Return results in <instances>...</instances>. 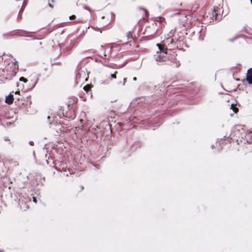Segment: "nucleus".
<instances>
[{
	"instance_id": "ddd939ff",
	"label": "nucleus",
	"mask_w": 252,
	"mask_h": 252,
	"mask_svg": "<svg viewBox=\"0 0 252 252\" xmlns=\"http://www.w3.org/2000/svg\"><path fill=\"white\" fill-rule=\"evenodd\" d=\"M175 32V29H172L170 31V32H169L168 36L169 37H172V36L174 35V34Z\"/></svg>"
},
{
	"instance_id": "f257e3e1",
	"label": "nucleus",
	"mask_w": 252,
	"mask_h": 252,
	"mask_svg": "<svg viewBox=\"0 0 252 252\" xmlns=\"http://www.w3.org/2000/svg\"><path fill=\"white\" fill-rule=\"evenodd\" d=\"M174 40L171 37H168L164 39L161 43L157 44L159 50L154 56V59L158 64H162L167 61H170L175 64V66L178 67L180 65L179 62L177 61V54L173 52L171 48L174 46Z\"/></svg>"
},
{
	"instance_id": "a878e982",
	"label": "nucleus",
	"mask_w": 252,
	"mask_h": 252,
	"mask_svg": "<svg viewBox=\"0 0 252 252\" xmlns=\"http://www.w3.org/2000/svg\"><path fill=\"white\" fill-rule=\"evenodd\" d=\"M16 99H17L18 101L20 100L21 98H20V96H17V97H15V98Z\"/></svg>"
},
{
	"instance_id": "5701e85b",
	"label": "nucleus",
	"mask_w": 252,
	"mask_h": 252,
	"mask_svg": "<svg viewBox=\"0 0 252 252\" xmlns=\"http://www.w3.org/2000/svg\"><path fill=\"white\" fill-rule=\"evenodd\" d=\"M24 8H25V6H24V4H23L22 8L20 9L19 12H22L23 10V9H24Z\"/></svg>"
},
{
	"instance_id": "6e6552de",
	"label": "nucleus",
	"mask_w": 252,
	"mask_h": 252,
	"mask_svg": "<svg viewBox=\"0 0 252 252\" xmlns=\"http://www.w3.org/2000/svg\"><path fill=\"white\" fill-rule=\"evenodd\" d=\"M246 78L249 84H252V68H250L248 69Z\"/></svg>"
},
{
	"instance_id": "dca6fc26",
	"label": "nucleus",
	"mask_w": 252,
	"mask_h": 252,
	"mask_svg": "<svg viewBox=\"0 0 252 252\" xmlns=\"http://www.w3.org/2000/svg\"><path fill=\"white\" fill-rule=\"evenodd\" d=\"M117 72H118L117 71H116L114 73L111 74V78H113V79H116V74H117Z\"/></svg>"
},
{
	"instance_id": "7ed1b4c3",
	"label": "nucleus",
	"mask_w": 252,
	"mask_h": 252,
	"mask_svg": "<svg viewBox=\"0 0 252 252\" xmlns=\"http://www.w3.org/2000/svg\"><path fill=\"white\" fill-rule=\"evenodd\" d=\"M157 29L153 24L152 26L146 27L144 33L146 34L144 38L146 40H151L155 37V35L157 32Z\"/></svg>"
},
{
	"instance_id": "423d86ee",
	"label": "nucleus",
	"mask_w": 252,
	"mask_h": 252,
	"mask_svg": "<svg viewBox=\"0 0 252 252\" xmlns=\"http://www.w3.org/2000/svg\"><path fill=\"white\" fill-rule=\"evenodd\" d=\"M174 46L179 50H184V47L186 46L184 41L182 40H177L175 42Z\"/></svg>"
},
{
	"instance_id": "7c9ffc66",
	"label": "nucleus",
	"mask_w": 252,
	"mask_h": 252,
	"mask_svg": "<svg viewBox=\"0 0 252 252\" xmlns=\"http://www.w3.org/2000/svg\"><path fill=\"white\" fill-rule=\"evenodd\" d=\"M19 93V92L18 91H17V92H15V94H18Z\"/></svg>"
},
{
	"instance_id": "aec40b11",
	"label": "nucleus",
	"mask_w": 252,
	"mask_h": 252,
	"mask_svg": "<svg viewBox=\"0 0 252 252\" xmlns=\"http://www.w3.org/2000/svg\"><path fill=\"white\" fill-rule=\"evenodd\" d=\"M73 45H71V46H70L69 47H68L67 46H66V48L67 49V51H69L71 50V49L73 48Z\"/></svg>"
},
{
	"instance_id": "f3484780",
	"label": "nucleus",
	"mask_w": 252,
	"mask_h": 252,
	"mask_svg": "<svg viewBox=\"0 0 252 252\" xmlns=\"http://www.w3.org/2000/svg\"><path fill=\"white\" fill-rule=\"evenodd\" d=\"M84 89L87 92V91H89V90L90 89V85H86L84 87Z\"/></svg>"
},
{
	"instance_id": "72a5a7b5",
	"label": "nucleus",
	"mask_w": 252,
	"mask_h": 252,
	"mask_svg": "<svg viewBox=\"0 0 252 252\" xmlns=\"http://www.w3.org/2000/svg\"><path fill=\"white\" fill-rule=\"evenodd\" d=\"M234 106V104H232V105H231V107H232V108Z\"/></svg>"
},
{
	"instance_id": "b1692460",
	"label": "nucleus",
	"mask_w": 252,
	"mask_h": 252,
	"mask_svg": "<svg viewBox=\"0 0 252 252\" xmlns=\"http://www.w3.org/2000/svg\"><path fill=\"white\" fill-rule=\"evenodd\" d=\"M29 143H30V145H31V146H33L34 145V142L33 141H31Z\"/></svg>"
},
{
	"instance_id": "f704fd0d",
	"label": "nucleus",
	"mask_w": 252,
	"mask_h": 252,
	"mask_svg": "<svg viewBox=\"0 0 252 252\" xmlns=\"http://www.w3.org/2000/svg\"><path fill=\"white\" fill-rule=\"evenodd\" d=\"M251 3L252 4V0H251Z\"/></svg>"
},
{
	"instance_id": "473e14b6",
	"label": "nucleus",
	"mask_w": 252,
	"mask_h": 252,
	"mask_svg": "<svg viewBox=\"0 0 252 252\" xmlns=\"http://www.w3.org/2000/svg\"><path fill=\"white\" fill-rule=\"evenodd\" d=\"M47 163L48 164H49V161H48V160H47Z\"/></svg>"
},
{
	"instance_id": "6ab92c4d",
	"label": "nucleus",
	"mask_w": 252,
	"mask_h": 252,
	"mask_svg": "<svg viewBox=\"0 0 252 252\" xmlns=\"http://www.w3.org/2000/svg\"><path fill=\"white\" fill-rule=\"evenodd\" d=\"M75 18H76V16L74 15H72L69 17L70 20H74L75 19Z\"/></svg>"
},
{
	"instance_id": "4be33fe9",
	"label": "nucleus",
	"mask_w": 252,
	"mask_h": 252,
	"mask_svg": "<svg viewBox=\"0 0 252 252\" xmlns=\"http://www.w3.org/2000/svg\"><path fill=\"white\" fill-rule=\"evenodd\" d=\"M140 9L144 10L145 13H146V14L147 15L148 14V11L146 9H145L144 8H140Z\"/></svg>"
},
{
	"instance_id": "393cba45",
	"label": "nucleus",
	"mask_w": 252,
	"mask_h": 252,
	"mask_svg": "<svg viewBox=\"0 0 252 252\" xmlns=\"http://www.w3.org/2000/svg\"><path fill=\"white\" fill-rule=\"evenodd\" d=\"M32 198H33V201L35 203H36L37 200H36V198L35 197H32Z\"/></svg>"
},
{
	"instance_id": "bb28decb",
	"label": "nucleus",
	"mask_w": 252,
	"mask_h": 252,
	"mask_svg": "<svg viewBox=\"0 0 252 252\" xmlns=\"http://www.w3.org/2000/svg\"><path fill=\"white\" fill-rule=\"evenodd\" d=\"M4 140L5 141H10V139H9V138L8 137H4Z\"/></svg>"
},
{
	"instance_id": "a211bd4d",
	"label": "nucleus",
	"mask_w": 252,
	"mask_h": 252,
	"mask_svg": "<svg viewBox=\"0 0 252 252\" xmlns=\"http://www.w3.org/2000/svg\"><path fill=\"white\" fill-rule=\"evenodd\" d=\"M19 80L20 81H23L24 82H27L28 81V80L26 78H24L23 77H21L19 79Z\"/></svg>"
},
{
	"instance_id": "c756f323",
	"label": "nucleus",
	"mask_w": 252,
	"mask_h": 252,
	"mask_svg": "<svg viewBox=\"0 0 252 252\" xmlns=\"http://www.w3.org/2000/svg\"><path fill=\"white\" fill-rule=\"evenodd\" d=\"M234 39H231L230 40V41H231V42L234 41Z\"/></svg>"
},
{
	"instance_id": "c85d7f7f",
	"label": "nucleus",
	"mask_w": 252,
	"mask_h": 252,
	"mask_svg": "<svg viewBox=\"0 0 252 252\" xmlns=\"http://www.w3.org/2000/svg\"><path fill=\"white\" fill-rule=\"evenodd\" d=\"M133 81H136V80H137L136 77H134L133 78Z\"/></svg>"
},
{
	"instance_id": "cd10ccee",
	"label": "nucleus",
	"mask_w": 252,
	"mask_h": 252,
	"mask_svg": "<svg viewBox=\"0 0 252 252\" xmlns=\"http://www.w3.org/2000/svg\"><path fill=\"white\" fill-rule=\"evenodd\" d=\"M233 110L236 113L238 111V108L235 107Z\"/></svg>"
},
{
	"instance_id": "9d476101",
	"label": "nucleus",
	"mask_w": 252,
	"mask_h": 252,
	"mask_svg": "<svg viewBox=\"0 0 252 252\" xmlns=\"http://www.w3.org/2000/svg\"><path fill=\"white\" fill-rule=\"evenodd\" d=\"M14 99V98L13 97V94H10L8 95V96H6V99H5V102L7 104H11L13 103Z\"/></svg>"
},
{
	"instance_id": "20e7f679",
	"label": "nucleus",
	"mask_w": 252,
	"mask_h": 252,
	"mask_svg": "<svg viewBox=\"0 0 252 252\" xmlns=\"http://www.w3.org/2000/svg\"><path fill=\"white\" fill-rule=\"evenodd\" d=\"M244 132L243 126L241 125H236L232 129V133H234V136L236 137H239Z\"/></svg>"
},
{
	"instance_id": "412c9836",
	"label": "nucleus",
	"mask_w": 252,
	"mask_h": 252,
	"mask_svg": "<svg viewBox=\"0 0 252 252\" xmlns=\"http://www.w3.org/2000/svg\"><path fill=\"white\" fill-rule=\"evenodd\" d=\"M126 79H127V78H125L124 79V80H123V85H125V84H126Z\"/></svg>"
},
{
	"instance_id": "0eeeda50",
	"label": "nucleus",
	"mask_w": 252,
	"mask_h": 252,
	"mask_svg": "<svg viewBox=\"0 0 252 252\" xmlns=\"http://www.w3.org/2000/svg\"><path fill=\"white\" fill-rule=\"evenodd\" d=\"M206 28L202 27L200 28L198 32V38L200 40H203L205 36Z\"/></svg>"
},
{
	"instance_id": "4468645a",
	"label": "nucleus",
	"mask_w": 252,
	"mask_h": 252,
	"mask_svg": "<svg viewBox=\"0 0 252 252\" xmlns=\"http://www.w3.org/2000/svg\"><path fill=\"white\" fill-rule=\"evenodd\" d=\"M127 39H133V38L132 36V33L130 32H127Z\"/></svg>"
},
{
	"instance_id": "f8f14e48",
	"label": "nucleus",
	"mask_w": 252,
	"mask_h": 252,
	"mask_svg": "<svg viewBox=\"0 0 252 252\" xmlns=\"http://www.w3.org/2000/svg\"><path fill=\"white\" fill-rule=\"evenodd\" d=\"M198 8H199L198 4H195L192 6L191 11H192L193 12H194L196 11L197 10V9H198Z\"/></svg>"
},
{
	"instance_id": "2eb2a0df",
	"label": "nucleus",
	"mask_w": 252,
	"mask_h": 252,
	"mask_svg": "<svg viewBox=\"0 0 252 252\" xmlns=\"http://www.w3.org/2000/svg\"><path fill=\"white\" fill-rule=\"evenodd\" d=\"M108 60H109V59H105L104 61V64L105 65L107 66H109V67H112V65H109L107 63H108Z\"/></svg>"
},
{
	"instance_id": "1a4fd4ad",
	"label": "nucleus",
	"mask_w": 252,
	"mask_h": 252,
	"mask_svg": "<svg viewBox=\"0 0 252 252\" xmlns=\"http://www.w3.org/2000/svg\"><path fill=\"white\" fill-rule=\"evenodd\" d=\"M213 20H215L217 21H220L221 19V16L219 14L217 10L214 9L212 12Z\"/></svg>"
},
{
	"instance_id": "9b49d317",
	"label": "nucleus",
	"mask_w": 252,
	"mask_h": 252,
	"mask_svg": "<svg viewBox=\"0 0 252 252\" xmlns=\"http://www.w3.org/2000/svg\"><path fill=\"white\" fill-rule=\"evenodd\" d=\"M187 11H188V10H186L180 9V10H178V11L177 12L174 13L173 14V15H179V14H182L185 16V18H186Z\"/></svg>"
},
{
	"instance_id": "f03ea898",
	"label": "nucleus",
	"mask_w": 252,
	"mask_h": 252,
	"mask_svg": "<svg viewBox=\"0 0 252 252\" xmlns=\"http://www.w3.org/2000/svg\"><path fill=\"white\" fill-rule=\"evenodd\" d=\"M6 72L4 69H0V77L2 76L5 79H11L15 76L18 70V65L15 63H9L5 67Z\"/></svg>"
},
{
	"instance_id": "2f4dec72",
	"label": "nucleus",
	"mask_w": 252,
	"mask_h": 252,
	"mask_svg": "<svg viewBox=\"0 0 252 252\" xmlns=\"http://www.w3.org/2000/svg\"><path fill=\"white\" fill-rule=\"evenodd\" d=\"M49 6H50V7H52V5H51V3H49Z\"/></svg>"
},
{
	"instance_id": "39448f33",
	"label": "nucleus",
	"mask_w": 252,
	"mask_h": 252,
	"mask_svg": "<svg viewBox=\"0 0 252 252\" xmlns=\"http://www.w3.org/2000/svg\"><path fill=\"white\" fill-rule=\"evenodd\" d=\"M51 118V117L48 116V119L49 120V123L51 125L55 126V129L57 132H64V127L62 126L61 122L57 123V122H54V121L52 123L50 121V119Z\"/></svg>"
}]
</instances>
